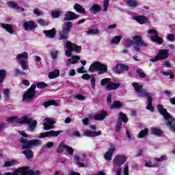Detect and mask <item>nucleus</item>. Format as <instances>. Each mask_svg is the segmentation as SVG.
<instances>
[{
    "label": "nucleus",
    "instance_id": "obj_1",
    "mask_svg": "<svg viewBox=\"0 0 175 175\" xmlns=\"http://www.w3.org/2000/svg\"><path fill=\"white\" fill-rule=\"evenodd\" d=\"M6 121L10 124H28L29 131H35L36 129V125H38V122L33 120L29 115L23 116L21 118L12 116L8 118Z\"/></svg>",
    "mask_w": 175,
    "mask_h": 175
},
{
    "label": "nucleus",
    "instance_id": "obj_2",
    "mask_svg": "<svg viewBox=\"0 0 175 175\" xmlns=\"http://www.w3.org/2000/svg\"><path fill=\"white\" fill-rule=\"evenodd\" d=\"M135 92H137L138 96L141 98H147L148 99V105L146 109L148 110H150L151 111H154V107H152V98L151 97V94L147 92L146 90H143V86L139 85L137 83L135 82L132 84Z\"/></svg>",
    "mask_w": 175,
    "mask_h": 175
},
{
    "label": "nucleus",
    "instance_id": "obj_3",
    "mask_svg": "<svg viewBox=\"0 0 175 175\" xmlns=\"http://www.w3.org/2000/svg\"><path fill=\"white\" fill-rule=\"evenodd\" d=\"M157 109L159 111L160 114L163 116L164 120H166L165 125L172 131V132H175V119L167 113L166 109L163 108V106L159 105H157Z\"/></svg>",
    "mask_w": 175,
    "mask_h": 175
},
{
    "label": "nucleus",
    "instance_id": "obj_4",
    "mask_svg": "<svg viewBox=\"0 0 175 175\" xmlns=\"http://www.w3.org/2000/svg\"><path fill=\"white\" fill-rule=\"evenodd\" d=\"M20 135H21V137L20 139L21 143H22V148L25 150V148H31V147H35L36 146H40L42 144V141L40 139H32L28 141L27 138L28 137V135L25 133L23 131H19Z\"/></svg>",
    "mask_w": 175,
    "mask_h": 175
},
{
    "label": "nucleus",
    "instance_id": "obj_5",
    "mask_svg": "<svg viewBox=\"0 0 175 175\" xmlns=\"http://www.w3.org/2000/svg\"><path fill=\"white\" fill-rule=\"evenodd\" d=\"M97 70H99L98 75H103V73L107 72V66L99 62H94L90 65L89 71L91 73H94V72H96Z\"/></svg>",
    "mask_w": 175,
    "mask_h": 175
},
{
    "label": "nucleus",
    "instance_id": "obj_6",
    "mask_svg": "<svg viewBox=\"0 0 175 175\" xmlns=\"http://www.w3.org/2000/svg\"><path fill=\"white\" fill-rule=\"evenodd\" d=\"M66 47H67V51H65L66 57H71L72 51H75V53H80L81 51V46H79L70 41H67L66 42Z\"/></svg>",
    "mask_w": 175,
    "mask_h": 175
},
{
    "label": "nucleus",
    "instance_id": "obj_7",
    "mask_svg": "<svg viewBox=\"0 0 175 175\" xmlns=\"http://www.w3.org/2000/svg\"><path fill=\"white\" fill-rule=\"evenodd\" d=\"M75 162L79 167H87L88 166V159L85 152L81 153L80 156H75Z\"/></svg>",
    "mask_w": 175,
    "mask_h": 175
},
{
    "label": "nucleus",
    "instance_id": "obj_8",
    "mask_svg": "<svg viewBox=\"0 0 175 175\" xmlns=\"http://www.w3.org/2000/svg\"><path fill=\"white\" fill-rule=\"evenodd\" d=\"M100 85H106V90L111 91V90H117V88H120L121 83H114L111 81V79L105 78L101 81Z\"/></svg>",
    "mask_w": 175,
    "mask_h": 175
},
{
    "label": "nucleus",
    "instance_id": "obj_9",
    "mask_svg": "<svg viewBox=\"0 0 175 175\" xmlns=\"http://www.w3.org/2000/svg\"><path fill=\"white\" fill-rule=\"evenodd\" d=\"M169 58V51L167 49H160L157 55L150 59L151 62H157V61H162Z\"/></svg>",
    "mask_w": 175,
    "mask_h": 175
},
{
    "label": "nucleus",
    "instance_id": "obj_10",
    "mask_svg": "<svg viewBox=\"0 0 175 175\" xmlns=\"http://www.w3.org/2000/svg\"><path fill=\"white\" fill-rule=\"evenodd\" d=\"M126 162V156L124 154L116 155L113 160V168L112 170H116L117 167H120L122 165Z\"/></svg>",
    "mask_w": 175,
    "mask_h": 175
},
{
    "label": "nucleus",
    "instance_id": "obj_11",
    "mask_svg": "<svg viewBox=\"0 0 175 175\" xmlns=\"http://www.w3.org/2000/svg\"><path fill=\"white\" fill-rule=\"evenodd\" d=\"M70 28H72L71 22H66L63 24L62 31L59 33V40L68 39V34L70 32Z\"/></svg>",
    "mask_w": 175,
    "mask_h": 175
},
{
    "label": "nucleus",
    "instance_id": "obj_12",
    "mask_svg": "<svg viewBox=\"0 0 175 175\" xmlns=\"http://www.w3.org/2000/svg\"><path fill=\"white\" fill-rule=\"evenodd\" d=\"M36 89V85L33 84L30 87V88L25 92L23 94V102H29L33 98L35 97V90Z\"/></svg>",
    "mask_w": 175,
    "mask_h": 175
},
{
    "label": "nucleus",
    "instance_id": "obj_13",
    "mask_svg": "<svg viewBox=\"0 0 175 175\" xmlns=\"http://www.w3.org/2000/svg\"><path fill=\"white\" fill-rule=\"evenodd\" d=\"M148 36L152 42L154 43H158L159 44H162L163 40L158 36V31L154 29H150L148 31Z\"/></svg>",
    "mask_w": 175,
    "mask_h": 175
},
{
    "label": "nucleus",
    "instance_id": "obj_14",
    "mask_svg": "<svg viewBox=\"0 0 175 175\" xmlns=\"http://www.w3.org/2000/svg\"><path fill=\"white\" fill-rule=\"evenodd\" d=\"M64 150H66V151H67V152L70 154V155H73V148L68 146L66 144H65V142H62L57 149V152H63Z\"/></svg>",
    "mask_w": 175,
    "mask_h": 175
},
{
    "label": "nucleus",
    "instance_id": "obj_15",
    "mask_svg": "<svg viewBox=\"0 0 175 175\" xmlns=\"http://www.w3.org/2000/svg\"><path fill=\"white\" fill-rule=\"evenodd\" d=\"M55 124V120L51 118H46L44 119L43 129L45 131H49L54 128L53 125Z\"/></svg>",
    "mask_w": 175,
    "mask_h": 175
},
{
    "label": "nucleus",
    "instance_id": "obj_16",
    "mask_svg": "<svg viewBox=\"0 0 175 175\" xmlns=\"http://www.w3.org/2000/svg\"><path fill=\"white\" fill-rule=\"evenodd\" d=\"M61 133V131H50L45 133H41L39 134L38 138L39 139H44V137H50V136H53V137H55L58 136Z\"/></svg>",
    "mask_w": 175,
    "mask_h": 175
},
{
    "label": "nucleus",
    "instance_id": "obj_17",
    "mask_svg": "<svg viewBox=\"0 0 175 175\" xmlns=\"http://www.w3.org/2000/svg\"><path fill=\"white\" fill-rule=\"evenodd\" d=\"M36 27H38V24L33 22V21L24 22L23 24V28L25 29V31H32V29H35Z\"/></svg>",
    "mask_w": 175,
    "mask_h": 175
},
{
    "label": "nucleus",
    "instance_id": "obj_18",
    "mask_svg": "<svg viewBox=\"0 0 175 175\" xmlns=\"http://www.w3.org/2000/svg\"><path fill=\"white\" fill-rule=\"evenodd\" d=\"M114 151H116V146L112 145L110 146L108 151L104 154V159H105V161H111V158H113Z\"/></svg>",
    "mask_w": 175,
    "mask_h": 175
},
{
    "label": "nucleus",
    "instance_id": "obj_19",
    "mask_svg": "<svg viewBox=\"0 0 175 175\" xmlns=\"http://www.w3.org/2000/svg\"><path fill=\"white\" fill-rule=\"evenodd\" d=\"M64 16L65 21H72V20H75L79 18V15L76 14L75 12L72 11L66 12Z\"/></svg>",
    "mask_w": 175,
    "mask_h": 175
},
{
    "label": "nucleus",
    "instance_id": "obj_20",
    "mask_svg": "<svg viewBox=\"0 0 175 175\" xmlns=\"http://www.w3.org/2000/svg\"><path fill=\"white\" fill-rule=\"evenodd\" d=\"M129 67L128 66H125L124 64H118L113 68L114 73L116 75H120V73H122V70H129Z\"/></svg>",
    "mask_w": 175,
    "mask_h": 175
},
{
    "label": "nucleus",
    "instance_id": "obj_21",
    "mask_svg": "<svg viewBox=\"0 0 175 175\" xmlns=\"http://www.w3.org/2000/svg\"><path fill=\"white\" fill-rule=\"evenodd\" d=\"M133 42L135 46H148L147 43L143 42L142 37L139 36H135L133 38Z\"/></svg>",
    "mask_w": 175,
    "mask_h": 175
},
{
    "label": "nucleus",
    "instance_id": "obj_22",
    "mask_svg": "<svg viewBox=\"0 0 175 175\" xmlns=\"http://www.w3.org/2000/svg\"><path fill=\"white\" fill-rule=\"evenodd\" d=\"M106 116H107V112L102 111L100 113H97L93 117H90V118H93V120H96V121H102V120L106 118Z\"/></svg>",
    "mask_w": 175,
    "mask_h": 175
},
{
    "label": "nucleus",
    "instance_id": "obj_23",
    "mask_svg": "<svg viewBox=\"0 0 175 175\" xmlns=\"http://www.w3.org/2000/svg\"><path fill=\"white\" fill-rule=\"evenodd\" d=\"M83 135L88 137H96V136H100V135H102V131H85L83 132Z\"/></svg>",
    "mask_w": 175,
    "mask_h": 175
},
{
    "label": "nucleus",
    "instance_id": "obj_24",
    "mask_svg": "<svg viewBox=\"0 0 175 175\" xmlns=\"http://www.w3.org/2000/svg\"><path fill=\"white\" fill-rule=\"evenodd\" d=\"M80 61V56L72 55L71 58L68 60L66 65V66H70V65H74L75 64H77Z\"/></svg>",
    "mask_w": 175,
    "mask_h": 175
},
{
    "label": "nucleus",
    "instance_id": "obj_25",
    "mask_svg": "<svg viewBox=\"0 0 175 175\" xmlns=\"http://www.w3.org/2000/svg\"><path fill=\"white\" fill-rule=\"evenodd\" d=\"M0 27L4 29H6L11 35L14 33V26L12 25L1 23Z\"/></svg>",
    "mask_w": 175,
    "mask_h": 175
},
{
    "label": "nucleus",
    "instance_id": "obj_26",
    "mask_svg": "<svg viewBox=\"0 0 175 175\" xmlns=\"http://www.w3.org/2000/svg\"><path fill=\"white\" fill-rule=\"evenodd\" d=\"M16 59L18 61V64L20 62H25L28 59V53L24 52L23 53L17 55Z\"/></svg>",
    "mask_w": 175,
    "mask_h": 175
},
{
    "label": "nucleus",
    "instance_id": "obj_27",
    "mask_svg": "<svg viewBox=\"0 0 175 175\" xmlns=\"http://www.w3.org/2000/svg\"><path fill=\"white\" fill-rule=\"evenodd\" d=\"M43 32L46 38H50L51 39H53L54 36H55V34L57 33L55 28H53L51 30H44Z\"/></svg>",
    "mask_w": 175,
    "mask_h": 175
},
{
    "label": "nucleus",
    "instance_id": "obj_28",
    "mask_svg": "<svg viewBox=\"0 0 175 175\" xmlns=\"http://www.w3.org/2000/svg\"><path fill=\"white\" fill-rule=\"evenodd\" d=\"M60 71L59 69H55V70L50 72L48 75L49 79L51 80L53 79H57V77H59Z\"/></svg>",
    "mask_w": 175,
    "mask_h": 175
},
{
    "label": "nucleus",
    "instance_id": "obj_29",
    "mask_svg": "<svg viewBox=\"0 0 175 175\" xmlns=\"http://www.w3.org/2000/svg\"><path fill=\"white\" fill-rule=\"evenodd\" d=\"M9 6L10 8H12L13 9H15V10H16V12H18L19 13L21 12H24L25 10L24 8L20 7V5H18L17 3L14 2H10L9 3Z\"/></svg>",
    "mask_w": 175,
    "mask_h": 175
},
{
    "label": "nucleus",
    "instance_id": "obj_30",
    "mask_svg": "<svg viewBox=\"0 0 175 175\" xmlns=\"http://www.w3.org/2000/svg\"><path fill=\"white\" fill-rule=\"evenodd\" d=\"M135 21H137L139 24H146V23H150L148 19L146 18V16H135L134 18Z\"/></svg>",
    "mask_w": 175,
    "mask_h": 175
},
{
    "label": "nucleus",
    "instance_id": "obj_31",
    "mask_svg": "<svg viewBox=\"0 0 175 175\" xmlns=\"http://www.w3.org/2000/svg\"><path fill=\"white\" fill-rule=\"evenodd\" d=\"M121 107H124V103H122L121 101L120 100H116V101H114L110 108L112 109H120Z\"/></svg>",
    "mask_w": 175,
    "mask_h": 175
},
{
    "label": "nucleus",
    "instance_id": "obj_32",
    "mask_svg": "<svg viewBox=\"0 0 175 175\" xmlns=\"http://www.w3.org/2000/svg\"><path fill=\"white\" fill-rule=\"evenodd\" d=\"M74 9L78 13H81V14H85V9H84V8H83V6L80 5L79 3H75L74 5Z\"/></svg>",
    "mask_w": 175,
    "mask_h": 175
},
{
    "label": "nucleus",
    "instance_id": "obj_33",
    "mask_svg": "<svg viewBox=\"0 0 175 175\" xmlns=\"http://www.w3.org/2000/svg\"><path fill=\"white\" fill-rule=\"evenodd\" d=\"M121 39H122V36H116L109 41V44H119Z\"/></svg>",
    "mask_w": 175,
    "mask_h": 175
},
{
    "label": "nucleus",
    "instance_id": "obj_34",
    "mask_svg": "<svg viewBox=\"0 0 175 175\" xmlns=\"http://www.w3.org/2000/svg\"><path fill=\"white\" fill-rule=\"evenodd\" d=\"M100 11V5L98 4H94L90 8V12L91 13H94V14H96L98 12Z\"/></svg>",
    "mask_w": 175,
    "mask_h": 175
},
{
    "label": "nucleus",
    "instance_id": "obj_35",
    "mask_svg": "<svg viewBox=\"0 0 175 175\" xmlns=\"http://www.w3.org/2000/svg\"><path fill=\"white\" fill-rule=\"evenodd\" d=\"M23 154L25 155L26 158L27 159H30V158H32L33 157V152L29 149H27L23 152Z\"/></svg>",
    "mask_w": 175,
    "mask_h": 175
},
{
    "label": "nucleus",
    "instance_id": "obj_36",
    "mask_svg": "<svg viewBox=\"0 0 175 175\" xmlns=\"http://www.w3.org/2000/svg\"><path fill=\"white\" fill-rule=\"evenodd\" d=\"M51 14H52L53 18H58L59 16L64 14V12L57 10L52 11Z\"/></svg>",
    "mask_w": 175,
    "mask_h": 175
},
{
    "label": "nucleus",
    "instance_id": "obj_37",
    "mask_svg": "<svg viewBox=\"0 0 175 175\" xmlns=\"http://www.w3.org/2000/svg\"><path fill=\"white\" fill-rule=\"evenodd\" d=\"M125 2L130 8H136L137 6V1L136 0H126Z\"/></svg>",
    "mask_w": 175,
    "mask_h": 175
},
{
    "label": "nucleus",
    "instance_id": "obj_38",
    "mask_svg": "<svg viewBox=\"0 0 175 175\" xmlns=\"http://www.w3.org/2000/svg\"><path fill=\"white\" fill-rule=\"evenodd\" d=\"M58 54H59V51L55 49H53L50 52L52 59H57V58H58Z\"/></svg>",
    "mask_w": 175,
    "mask_h": 175
},
{
    "label": "nucleus",
    "instance_id": "obj_39",
    "mask_svg": "<svg viewBox=\"0 0 175 175\" xmlns=\"http://www.w3.org/2000/svg\"><path fill=\"white\" fill-rule=\"evenodd\" d=\"M151 132L153 135H155L156 136H161V135H162V131L157 128H152Z\"/></svg>",
    "mask_w": 175,
    "mask_h": 175
},
{
    "label": "nucleus",
    "instance_id": "obj_40",
    "mask_svg": "<svg viewBox=\"0 0 175 175\" xmlns=\"http://www.w3.org/2000/svg\"><path fill=\"white\" fill-rule=\"evenodd\" d=\"M145 166L146 167H154V166H157V163H155V161H152L151 160L146 161Z\"/></svg>",
    "mask_w": 175,
    "mask_h": 175
},
{
    "label": "nucleus",
    "instance_id": "obj_41",
    "mask_svg": "<svg viewBox=\"0 0 175 175\" xmlns=\"http://www.w3.org/2000/svg\"><path fill=\"white\" fill-rule=\"evenodd\" d=\"M87 35H98L99 33V29H92L86 31Z\"/></svg>",
    "mask_w": 175,
    "mask_h": 175
},
{
    "label": "nucleus",
    "instance_id": "obj_42",
    "mask_svg": "<svg viewBox=\"0 0 175 175\" xmlns=\"http://www.w3.org/2000/svg\"><path fill=\"white\" fill-rule=\"evenodd\" d=\"M148 133V129H145L144 130L141 131L138 135L139 139H142V137H144V136H146Z\"/></svg>",
    "mask_w": 175,
    "mask_h": 175
},
{
    "label": "nucleus",
    "instance_id": "obj_43",
    "mask_svg": "<svg viewBox=\"0 0 175 175\" xmlns=\"http://www.w3.org/2000/svg\"><path fill=\"white\" fill-rule=\"evenodd\" d=\"M44 107H49V106H58V104H57L54 100H49L44 103Z\"/></svg>",
    "mask_w": 175,
    "mask_h": 175
},
{
    "label": "nucleus",
    "instance_id": "obj_44",
    "mask_svg": "<svg viewBox=\"0 0 175 175\" xmlns=\"http://www.w3.org/2000/svg\"><path fill=\"white\" fill-rule=\"evenodd\" d=\"M19 65L21 66V68L23 70H27L29 69V66H28V62L25 61V62H21L20 63H18Z\"/></svg>",
    "mask_w": 175,
    "mask_h": 175
},
{
    "label": "nucleus",
    "instance_id": "obj_45",
    "mask_svg": "<svg viewBox=\"0 0 175 175\" xmlns=\"http://www.w3.org/2000/svg\"><path fill=\"white\" fill-rule=\"evenodd\" d=\"M119 120H122V121L125 123L128 122V118L126 117V115L122 112L119 114Z\"/></svg>",
    "mask_w": 175,
    "mask_h": 175
},
{
    "label": "nucleus",
    "instance_id": "obj_46",
    "mask_svg": "<svg viewBox=\"0 0 175 175\" xmlns=\"http://www.w3.org/2000/svg\"><path fill=\"white\" fill-rule=\"evenodd\" d=\"M132 44H133V41L132 40H129V39L125 40L124 47H126V49H129V47H131Z\"/></svg>",
    "mask_w": 175,
    "mask_h": 175
},
{
    "label": "nucleus",
    "instance_id": "obj_47",
    "mask_svg": "<svg viewBox=\"0 0 175 175\" xmlns=\"http://www.w3.org/2000/svg\"><path fill=\"white\" fill-rule=\"evenodd\" d=\"M16 162L17 161L16 160H12V161H6L4 164V166L5 167H9L10 166H13V165H16Z\"/></svg>",
    "mask_w": 175,
    "mask_h": 175
},
{
    "label": "nucleus",
    "instance_id": "obj_48",
    "mask_svg": "<svg viewBox=\"0 0 175 175\" xmlns=\"http://www.w3.org/2000/svg\"><path fill=\"white\" fill-rule=\"evenodd\" d=\"M161 75H163V76H170V79L174 78V74L173 73V72L161 71Z\"/></svg>",
    "mask_w": 175,
    "mask_h": 175
},
{
    "label": "nucleus",
    "instance_id": "obj_49",
    "mask_svg": "<svg viewBox=\"0 0 175 175\" xmlns=\"http://www.w3.org/2000/svg\"><path fill=\"white\" fill-rule=\"evenodd\" d=\"M38 23L40 25H42V27H46V26L49 25V21H44L43 19H38Z\"/></svg>",
    "mask_w": 175,
    "mask_h": 175
},
{
    "label": "nucleus",
    "instance_id": "obj_50",
    "mask_svg": "<svg viewBox=\"0 0 175 175\" xmlns=\"http://www.w3.org/2000/svg\"><path fill=\"white\" fill-rule=\"evenodd\" d=\"M6 75V71L4 70H0V83H2L5 79V76Z\"/></svg>",
    "mask_w": 175,
    "mask_h": 175
},
{
    "label": "nucleus",
    "instance_id": "obj_51",
    "mask_svg": "<svg viewBox=\"0 0 175 175\" xmlns=\"http://www.w3.org/2000/svg\"><path fill=\"white\" fill-rule=\"evenodd\" d=\"M167 159V156L166 155H163L160 157L159 158L155 159L156 162H162L163 161H166Z\"/></svg>",
    "mask_w": 175,
    "mask_h": 175
},
{
    "label": "nucleus",
    "instance_id": "obj_52",
    "mask_svg": "<svg viewBox=\"0 0 175 175\" xmlns=\"http://www.w3.org/2000/svg\"><path fill=\"white\" fill-rule=\"evenodd\" d=\"M166 38H167V40H169L170 42H174V40H175L174 34L169 33L167 35Z\"/></svg>",
    "mask_w": 175,
    "mask_h": 175
},
{
    "label": "nucleus",
    "instance_id": "obj_53",
    "mask_svg": "<svg viewBox=\"0 0 175 175\" xmlns=\"http://www.w3.org/2000/svg\"><path fill=\"white\" fill-rule=\"evenodd\" d=\"M46 87H47V84H46L44 82H40L37 84L38 88L43 89L46 88Z\"/></svg>",
    "mask_w": 175,
    "mask_h": 175
},
{
    "label": "nucleus",
    "instance_id": "obj_54",
    "mask_svg": "<svg viewBox=\"0 0 175 175\" xmlns=\"http://www.w3.org/2000/svg\"><path fill=\"white\" fill-rule=\"evenodd\" d=\"M109 0H105L103 4V11L107 12V8H109Z\"/></svg>",
    "mask_w": 175,
    "mask_h": 175
},
{
    "label": "nucleus",
    "instance_id": "obj_55",
    "mask_svg": "<svg viewBox=\"0 0 175 175\" xmlns=\"http://www.w3.org/2000/svg\"><path fill=\"white\" fill-rule=\"evenodd\" d=\"M77 73H87L86 69L83 66L79 68H77Z\"/></svg>",
    "mask_w": 175,
    "mask_h": 175
},
{
    "label": "nucleus",
    "instance_id": "obj_56",
    "mask_svg": "<svg viewBox=\"0 0 175 175\" xmlns=\"http://www.w3.org/2000/svg\"><path fill=\"white\" fill-rule=\"evenodd\" d=\"M137 75H138L140 77H146V74L143 72V70H137Z\"/></svg>",
    "mask_w": 175,
    "mask_h": 175
},
{
    "label": "nucleus",
    "instance_id": "obj_57",
    "mask_svg": "<svg viewBox=\"0 0 175 175\" xmlns=\"http://www.w3.org/2000/svg\"><path fill=\"white\" fill-rule=\"evenodd\" d=\"M121 125H122V123L120 120H118L117 125L116 126V132H120V130L121 129Z\"/></svg>",
    "mask_w": 175,
    "mask_h": 175
},
{
    "label": "nucleus",
    "instance_id": "obj_58",
    "mask_svg": "<svg viewBox=\"0 0 175 175\" xmlns=\"http://www.w3.org/2000/svg\"><path fill=\"white\" fill-rule=\"evenodd\" d=\"M128 169H129V167L128 166V165H125L124 168H123V173L124 175H129V172Z\"/></svg>",
    "mask_w": 175,
    "mask_h": 175
},
{
    "label": "nucleus",
    "instance_id": "obj_59",
    "mask_svg": "<svg viewBox=\"0 0 175 175\" xmlns=\"http://www.w3.org/2000/svg\"><path fill=\"white\" fill-rule=\"evenodd\" d=\"M91 77H92V75H90L88 74H84L82 75L81 79H83V80H90Z\"/></svg>",
    "mask_w": 175,
    "mask_h": 175
},
{
    "label": "nucleus",
    "instance_id": "obj_60",
    "mask_svg": "<svg viewBox=\"0 0 175 175\" xmlns=\"http://www.w3.org/2000/svg\"><path fill=\"white\" fill-rule=\"evenodd\" d=\"M33 12L34 13V14H36V16H42V11H40V10H38V9H34L33 10Z\"/></svg>",
    "mask_w": 175,
    "mask_h": 175
},
{
    "label": "nucleus",
    "instance_id": "obj_61",
    "mask_svg": "<svg viewBox=\"0 0 175 175\" xmlns=\"http://www.w3.org/2000/svg\"><path fill=\"white\" fill-rule=\"evenodd\" d=\"M75 98L78 99V100H84V99H85V97L81 94H77Z\"/></svg>",
    "mask_w": 175,
    "mask_h": 175
},
{
    "label": "nucleus",
    "instance_id": "obj_62",
    "mask_svg": "<svg viewBox=\"0 0 175 175\" xmlns=\"http://www.w3.org/2000/svg\"><path fill=\"white\" fill-rule=\"evenodd\" d=\"M133 51H135V53H142V50H140V46L135 45Z\"/></svg>",
    "mask_w": 175,
    "mask_h": 175
},
{
    "label": "nucleus",
    "instance_id": "obj_63",
    "mask_svg": "<svg viewBox=\"0 0 175 175\" xmlns=\"http://www.w3.org/2000/svg\"><path fill=\"white\" fill-rule=\"evenodd\" d=\"M90 79H91L92 87V88H95V77H94V76L92 75Z\"/></svg>",
    "mask_w": 175,
    "mask_h": 175
},
{
    "label": "nucleus",
    "instance_id": "obj_64",
    "mask_svg": "<svg viewBox=\"0 0 175 175\" xmlns=\"http://www.w3.org/2000/svg\"><path fill=\"white\" fill-rule=\"evenodd\" d=\"M3 95H4V97H5V98H9V90H8V89L4 90Z\"/></svg>",
    "mask_w": 175,
    "mask_h": 175
}]
</instances>
